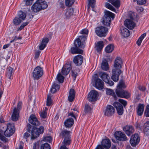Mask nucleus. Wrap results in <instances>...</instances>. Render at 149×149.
Here are the masks:
<instances>
[{
	"instance_id": "1",
	"label": "nucleus",
	"mask_w": 149,
	"mask_h": 149,
	"mask_svg": "<svg viewBox=\"0 0 149 149\" xmlns=\"http://www.w3.org/2000/svg\"><path fill=\"white\" fill-rule=\"evenodd\" d=\"M86 35H83L75 40L74 42L75 47H72L70 49L71 52L72 54H82L83 53V51L79 49V47L82 48L84 47V42L86 40Z\"/></svg>"
},
{
	"instance_id": "2",
	"label": "nucleus",
	"mask_w": 149,
	"mask_h": 149,
	"mask_svg": "<svg viewBox=\"0 0 149 149\" xmlns=\"http://www.w3.org/2000/svg\"><path fill=\"white\" fill-rule=\"evenodd\" d=\"M48 5L45 0H37L31 7V10L34 12L37 13L42 9H45Z\"/></svg>"
},
{
	"instance_id": "3",
	"label": "nucleus",
	"mask_w": 149,
	"mask_h": 149,
	"mask_svg": "<svg viewBox=\"0 0 149 149\" xmlns=\"http://www.w3.org/2000/svg\"><path fill=\"white\" fill-rule=\"evenodd\" d=\"M104 13L105 14L103 18L102 23L103 25L107 26H109L111 19L113 20L115 17V14L107 10H105Z\"/></svg>"
},
{
	"instance_id": "4",
	"label": "nucleus",
	"mask_w": 149,
	"mask_h": 149,
	"mask_svg": "<svg viewBox=\"0 0 149 149\" xmlns=\"http://www.w3.org/2000/svg\"><path fill=\"white\" fill-rule=\"evenodd\" d=\"M92 82L95 84V86L97 89L101 90L103 89V82L99 78L98 75H94L92 77Z\"/></svg>"
},
{
	"instance_id": "5",
	"label": "nucleus",
	"mask_w": 149,
	"mask_h": 149,
	"mask_svg": "<svg viewBox=\"0 0 149 149\" xmlns=\"http://www.w3.org/2000/svg\"><path fill=\"white\" fill-rule=\"evenodd\" d=\"M44 130L43 126H40L39 128L33 127L31 131V139H35L38 137L40 134L44 132Z\"/></svg>"
},
{
	"instance_id": "6",
	"label": "nucleus",
	"mask_w": 149,
	"mask_h": 149,
	"mask_svg": "<svg viewBox=\"0 0 149 149\" xmlns=\"http://www.w3.org/2000/svg\"><path fill=\"white\" fill-rule=\"evenodd\" d=\"M107 29L104 26L97 27L95 29V32L97 35L100 37H104L107 35Z\"/></svg>"
},
{
	"instance_id": "7",
	"label": "nucleus",
	"mask_w": 149,
	"mask_h": 149,
	"mask_svg": "<svg viewBox=\"0 0 149 149\" xmlns=\"http://www.w3.org/2000/svg\"><path fill=\"white\" fill-rule=\"evenodd\" d=\"M14 125L13 124L8 123L7 125V128L4 132V135L7 137L11 136L14 132Z\"/></svg>"
},
{
	"instance_id": "8",
	"label": "nucleus",
	"mask_w": 149,
	"mask_h": 149,
	"mask_svg": "<svg viewBox=\"0 0 149 149\" xmlns=\"http://www.w3.org/2000/svg\"><path fill=\"white\" fill-rule=\"evenodd\" d=\"M117 96L120 97L128 98L130 97V94L127 91L123 89L117 88L116 91Z\"/></svg>"
},
{
	"instance_id": "9",
	"label": "nucleus",
	"mask_w": 149,
	"mask_h": 149,
	"mask_svg": "<svg viewBox=\"0 0 149 149\" xmlns=\"http://www.w3.org/2000/svg\"><path fill=\"white\" fill-rule=\"evenodd\" d=\"M117 96L120 97L128 98L130 97V94L127 91L123 89L117 88L116 91Z\"/></svg>"
},
{
	"instance_id": "10",
	"label": "nucleus",
	"mask_w": 149,
	"mask_h": 149,
	"mask_svg": "<svg viewBox=\"0 0 149 149\" xmlns=\"http://www.w3.org/2000/svg\"><path fill=\"white\" fill-rule=\"evenodd\" d=\"M71 68V63H68L64 65L61 69V72H59L57 74H68Z\"/></svg>"
},
{
	"instance_id": "11",
	"label": "nucleus",
	"mask_w": 149,
	"mask_h": 149,
	"mask_svg": "<svg viewBox=\"0 0 149 149\" xmlns=\"http://www.w3.org/2000/svg\"><path fill=\"white\" fill-rule=\"evenodd\" d=\"M98 94L97 92L95 90H92L89 93L88 99L91 102L95 101L97 100Z\"/></svg>"
},
{
	"instance_id": "12",
	"label": "nucleus",
	"mask_w": 149,
	"mask_h": 149,
	"mask_svg": "<svg viewBox=\"0 0 149 149\" xmlns=\"http://www.w3.org/2000/svg\"><path fill=\"white\" fill-rule=\"evenodd\" d=\"M115 136L118 140L121 141H124L127 140L125 134L120 131H117L115 133Z\"/></svg>"
},
{
	"instance_id": "13",
	"label": "nucleus",
	"mask_w": 149,
	"mask_h": 149,
	"mask_svg": "<svg viewBox=\"0 0 149 149\" xmlns=\"http://www.w3.org/2000/svg\"><path fill=\"white\" fill-rule=\"evenodd\" d=\"M140 140V137L138 134H135L131 136L130 142L132 146H135L138 144Z\"/></svg>"
},
{
	"instance_id": "14",
	"label": "nucleus",
	"mask_w": 149,
	"mask_h": 149,
	"mask_svg": "<svg viewBox=\"0 0 149 149\" xmlns=\"http://www.w3.org/2000/svg\"><path fill=\"white\" fill-rule=\"evenodd\" d=\"M113 106L116 108L118 114L120 115H122L123 112V109L121 104L120 103L116 102L114 103Z\"/></svg>"
},
{
	"instance_id": "15",
	"label": "nucleus",
	"mask_w": 149,
	"mask_h": 149,
	"mask_svg": "<svg viewBox=\"0 0 149 149\" xmlns=\"http://www.w3.org/2000/svg\"><path fill=\"white\" fill-rule=\"evenodd\" d=\"M29 121L30 123L34 125L38 126L40 125V123L35 115H31L29 118Z\"/></svg>"
},
{
	"instance_id": "16",
	"label": "nucleus",
	"mask_w": 149,
	"mask_h": 149,
	"mask_svg": "<svg viewBox=\"0 0 149 149\" xmlns=\"http://www.w3.org/2000/svg\"><path fill=\"white\" fill-rule=\"evenodd\" d=\"M115 112V110L113 107L111 105H109L107 107L104 114L106 116H110L113 114Z\"/></svg>"
},
{
	"instance_id": "17",
	"label": "nucleus",
	"mask_w": 149,
	"mask_h": 149,
	"mask_svg": "<svg viewBox=\"0 0 149 149\" xmlns=\"http://www.w3.org/2000/svg\"><path fill=\"white\" fill-rule=\"evenodd\" d=\"M83 59V58L82 56L78 55L74 57V63L76 65H81L82 63Z\"/></svg>"
},
{
	"instance_id": "18",
	"label": "nucleus",
	"mask_w": 149,
	"mask_h": 149,
	"mask_svg": "<svg viewBox=\"0 0 149 149\" xmlns=\"http://www.w3.org/2000/svg\"><path fill=\"white\" fill-rule=\"evenodd\" d=\"M125 26L130 29H133L135 26V23L129 19H126L124 22Z\"/></svg>"
},
{
	"instance_id": "19",
	"label": "nucleus",
	"mask_w": 149,
	"mask_h": 149,
	"mask_svg": "<svg viewBox=\"0 0 149 149\" xmlns=\"http://www.w3.org/2000/svg\"><path fill=\"white\" fill-rule=\"evenodd\" d=\"M123 129L128 136H130L134 131L133 127L131 125H126L123 128Z\"/></svg>"
},
{
	"instance_id": "20",
	"label": "nucleus",
	"mask_w": 149,
	"mask_h": 149,
	"mask_svg": "<svg viewBox=\"0 0 149 149\" xmlns=\"http://www.w3.org/2000/svg\"><path fill=\"white\" fill-rule=\"evenodd\" d=\"M19 110L15 107L13 109V113L11 116L12 119L13 121H16L19 118Z\"/></svg>"
},
{
	"instance_id": "21",
	"label": "nucleus",
	"mask_w": 149,
	"mask_h": 149,
	"mask_svg": "<svg viewBox=\"0 0 149 149\" xmlns=\"http://www.w3.org/2000/svg\"><path fill=\"white\" fill-rule=\"evenodd\" d=\"M100 77L103 81L108 84L110 86H111L113 85V82L109 79V77L108 75H101Z\"/></svg>"
},
{
	"instance_id": "22",
	"label": "nucleus",
	"mask_w": 149,
	"mask_h": 149,
	"mask_svg": "<svg viewBox=\"0 0 149 149\" xmlns=\"http://www.w3.org/2000/svg\"><path fill=\"white\" fill-rule=\"evenodd\" d=\"M121 35L124 37H128L130 34V31L127 28L122 27L120 28Z\"/></svg>"
},
{
	"instance_id": "23",
	"label": "nucleus",
	"mask_w": 149,
	"mask_h": 149,
	"mask_svg": "<svg viewBox=\"0 0 149 149\" xmlns=\"http://www.w3.org/2000/svg\"><path fill=\"white\" fill-rule=\"evenodd\" d=\"M102 146L105 149H109L111 146V142L108 139H103L102 142Z\"/></svg>"
},
{
	"instance_id": "24",
	"label": "nucleus",
	"mask_w": 149,
	"mask_h": 149,
	"mask_svg": "<svg viewBox=\"0 0 149 149\" xmlns=\"http://www.w3.org/2000/svg\"><path fill=\"white\" fill-rule=\"evenodd\" d=\"M101 68L103 70L107 71L109 68V66L107 61L105 59L103 60L101 64Z\"/></svg>"
},
{
	"instance_id": "25",
	"label": "nucleus",
	"mask_w": 149,
	"mask_h": 149,
	"mask_svg": "<svg viewBox=\"0 0 149 149\" xmlns=\"http://www.w3.org/2000/svg\"><path fill=\"white\" fill-rule=\"evenodd\" d=\"M121 68L115 67L113 66L112 70V74H123V72L121 70Z\"/></svg>"
},
{
	"instance_id": "26",
	"label": "nucleus",
	"mask_w": 149,
	"mask_h": 149,
	"mask_svg": "<svg viewBox=\"0 0 149 149\" xmlns=\"http://www.w3.org/2000/svg\"><path fill=\"white\" fill-rule=\"evenodd\" d=\"M74 120L72 118H69L66 120L64 123L65 126L67 127H70L74 124Z\"/></svg>"
},
{
	"instance_id": "27",
	"label": "nucleus",
	"mask_w": 149,
	"mask_h": 149,
	"mask_svg": "<svg viewBox=\"0 0 149 149\" xmlns=\"http://www.w3.org/2000/svg\"><path fill=\"white\" fill-rule=\"evenodd\" d=\"M75 95V92L73 89H70L69 96L68 97V100L69 101L72 102L74 99Z\"/></svg>"
},
{
	"instance_id": "28",
	"label": "nucleus",
	"mask_w": 149,
	"mask_h": 149,
	"mask_svg": "<svg viewBox=\"0 0 149 149\" xmlns=\"http://www.w3.org/2000/svg\"><path fill=\"white\" fill-rule=\"evenodd\" d=\"M60 88V85L54 81L53 84L50 91L52 93H54L58 91Z\"/></svg>"
},
{
	"instance_id": "29",
	"label": "nucleus",
	"mask_w": 149,
	"mask_h": 149,
	"mask_svg": "<svg viewBox=\"0 0 149 149\" xmlns=\"http://www.w3.org/2000/svg\"><path fill=\"white\" fill-rule=\"evenodd\" d=\"M33 74H43V69L40 66L36 67L33 71Z\"/></svg>"
},
{
	"instance_id": "30",
	"label": "nucleus",
	"mask_w": 149,
	"mask_h": 149,
	"mask_svg": "<svg viewBox=\"0 0 149 149\" xmlns=\"http://www.w3.org/2000/svg\"><path fill=\"white\" fill-rule=\"evenodd\" d=\"M144 105L142 104H139L137 107V113L138 115L141 116L143 113L144 111Z\"/></svg>"
},
{
	"instance_id": "31",
	"label": "nucleus",
	"mask_w": 149,
	"mask_h": 149,
	"mask_svg": "<svg viewBox=\"0 0 149 149\" xmlns=\"http://www.w3.org/2000/svg\"><path fill=\"white\" fill-rule=\"evenodd\" d=\"M122 63L121 59L120 57H117L115 60L113 66L115 67L122 68L121 64Z\"/></svg>"
},
{
	"instance_id": "32",
	"label": "nucleus",
	"mask_w": 149,
	"mask_h": 149,
	"mask_svg": "<svg viewBox=\"0 0 149 149\" xmlns=\"http://www.w3.org/2000/svg\"><path fill=\"white\" fill-rule=\"evenodd\" d=\"M143 132L147 136L149 135V121L146 122L144 125Z\"/></svg>"
},
{
	"instance_id": "33",
	"label": "nucleus",
	"mask_w": 149,
	"mask_h": 149,
	"mask_svg": "<svg viewBox=\"0 0 149 149\" xmlns=\"http://www.w3.org/2000/svg\"><path fill=\"white\" fill-rule=\"evenodd\" d=\"M126 85L125 84V81L123 79H121L117 85V88L123 89L126 88Z\"/></svg>"
},
{
	"instance_id": "34",
	"label": "nucleus",
	"mask_w": 149,
	"mask_h": 149,
	"mask_svg": "<svg viewBox=\"0 0 149 149\" xmlns=\"http://www.w3.org/2000/svg\"><path fill=\"white\" fill-rule=\"evenodd\" d=\"M70 132L66 130H62L60 135L63 137L67 138L70 137Z\"/></svg>"
},
{
	"instance_id": "35",
	"label": "nucleus",
	"mask_w": 149,
	"mask_h": 149,
	"mask_svg": "<svg viewBox=\"0 0 149 149\" xmlns=\"http://www.w3.org/2000/svg\"><path fill=\"white\" fill-rule=\"evenodd\" d=\"M71 72L72 74H81L80 69L76 67L73 68Z\"/></svg>"
},
{
	"instance_id": "36",
	"label": "nucleus",
	"mask_w": 149,
	"mask_h": 149,
	"mask_svg": "<svg viewBox=\"0 0 149 149\" xmlns=\"http://www.w3.org/2000/svg\"><path fill=\"white\" fill-rule=\"evenodd\" d=\"M17 17L22 21L24 20L25 18L26 17V14L22 11H20L18 13Z\"/></svg>"
},
{
	"instance_id": "37",
	"label": "nucleus",
	"mask_w": 149,
	"mask_h": 149,
	"mask_svg": "<svg viewBox=\"0 0 149 149\" xmlns=\"http://www.w3.org/2000/svg\"><path fill=\"white\" fill-rule=\"evenodd\" d=\"M114 49L113 45L111 44L109 45L105 48V50L107 53H111L113 51Z\"/></svg>"
},
{
	"instance_id": "38",
	"label": "nucleus",
	"mask_w": 149,
	"mask_h": 149,
	"mask_svg": "<svg viewBox=\"0 0 149 149\" xmlns=\"http://www.w3.org/2000/svg\"><path fill=\"white\" fill-rule=\"evenodd\" d=\"M75 0H65V3L68 7H71L74 3Z\"/></svg>"
},
{
	"instance_id": "39",
	"label": "nucleus",
	"mask_w": 149,
	"mask_h": 149,
	"mask_svg": "<svg viewBox=\"0 0 149 149\" xmlns=\"http://www.w3.org/2000/svg\"><path fill=\"white\" fill-rule=\"evenodd\" d=\"M104 44L103 41L98 42L97 43L96 49L97 51H100L103 47Z\"/></svg>"
},
{
	"instance_id": "40",
	"label": "nucleus",
	"mask_w": 149,
	"mask_h": 149,
	"mask_svg": "<svg viewBox=\"0 0 149 149\" xmlns=\"http://www.w3.org/2000/svg\"><path fill=\"white\" fill-rule=\"evenodd\" d=\"M146 36V33H144L138 39L136 42V43L139 46H140L142 40Z\"/></svg>"
},
{
	"instance_id": "41",
	"label": "nucleus",
	"mask_w": 149,
	"mask_h": 149,
	"mask_svg": "<svg viewBox=\"0 0 149 149\" xmlns=\"http://www.w3.org/2000/svg\"><path fill=\"white\" fill-rule=\"evenodd\" d=\"M22 21L19 18L16 17L13 19V23L15 25L17 26L19 25Z\"/></svg>"
},
{
	"instance_id": "42",
	"label": "nucleus",
	"mask_w": 149,
	"mask_h": 149,
	"mask_svg": "<svg viewBox=\"0 0 149 149\" xmlns=\"http://www.w3.org/2000/svg\"><path fill=\"white\" fill-rule=\"evenodd\" d=\"M64 77L63 75H57L56 78V81H57L59 83H62L63 82Z\"/></svg>"
},
{
	"instance_id": "43",
	"label": "nucleus",
	"mask_w": 149,
	"mask_h": 149,
	"mask_svg": "<svg viewBox=\"0 0 149 149\" xmlns=\"http://www.w3.org/2000/svg\"><path fill=\"white\" fill-rule=\"evenodd\" d=\"M88 8L91 6L92 8H93L95 6V0H88Z\"/></svg>"
},
{
	"instance_id": "44",
	"label": "nucleus",
	"mask_w": 149,
	"mask_h": 149,
	"mask_svg": "<svg viewBox=\"0 0 149 149\" xmlns=\"http://www.w3.org/2000/svg\"><path fill=\"white\" fill-rule=\"evenodd\" d=\"M52 96V95L51 94H49L47 95V104L46 105L47 106H50L52 104V101L51 100V97Z\"/></svg>"
},
{
	"instance_id": "45",
	"label": "nucleus",
	"mask_w": 149,
	"mask_h": 149,
	"mask_svg": "<svg viewBox=\"0 0 149 149\" xmlns=\"http://www.w3.org/2000/svg\"><path fill=\"white\" fill-rule=\"evenodd\" d=\"M72 11H73V9L71 8L68 10L66 11L65 14V16L66 18H68L72 15L73 13H72Z\"/></svg>"
},
{
	"instance_id": "46",
	"label": "nucleus",
	"mask_w": 149,
	"mask_h": 149,
	"mask_svg": "<svg viewBox=\"0 0 149 149\" xmlns=\"http://www.w3.org/2000/svg\"><path fill=\"white\" fill-rule=\"evenodd\" d=\"M106 93L107 95L114 96L115 95L114 91L112 89L106 88Z\"/></svg>"
},
{
	"instance_id": "47",
	"label": "nucleus",
	"mask_w": 149,
	"mask_h": 149,
	"mask_svg": "<svg viewBox=\"0 0 149 149\" xmlns=\"http://www.w3.org/2000/svg\"><path fill=\"white\" fill-rule=\"evenodd\" d=\"M111 3L116 8H119L120 6V1L119 0H115Z\"/></svg>"
},
{
	"instance_id": "48",
	"label": "nucleus",
	"mask_w": 149,
	"mask_h": 149,
	"mask_svg": "<svg viewBox=\"0 0 149 149\" xmlns=\"http://www.w3.org/2000/svg\"><path fill=\"white\" fill-rule=\"evenodd\" d=\"M70 137L65 138L64 139L63 143L65 145H68L70 143Z\"/></svg>"
},
{
	"instance_id": "49",
	"label": "nucleus",
	"mask_w": 149,
	"mask_h": 149,
	"mask_svg": "<svg viewBox=\"0 0 149 149\" xmlns=\"http://www.w3.org/2000/svg\"><path fill=\"white\" fill-rule=\"evenodd\" d=\"M7 74H12L14 73V71L13 69L11 67L8 68L6 69Z\"/></svg>"
},
{
	"instance_id": "50",
	"label": "nucleus",
	"mask_w": 149,
	"mask_h": 149,
	"mask_svg": "<svg viewBox=\"0 0 149 149\" xmlns=\"http://www.w3.org/2000/svg\"><path fill=\"white\" fill-rule=\"evenodd\" d=\"M41 149H50V147L48 143H45L41 145Z\"/></svg>"
},
{
	"instance_id": "51",
	"label": "nucleus",
	"mask_w": 149,
	"mask_h": 149,
	"mask_svg": "<svg viewBox=\"0 0 149 149\" xmlns=\"http://www.w3.org/2000/svg\"><path fill=\"white\" fill-rule=\"evenodd\" d=\"M91 110V107L88 104H86L85 107L84 111L86 113L89 112Z\"/></svg>"
},
{
	"instance_id": "52",
	"label": "nucleus",
	"mask_w": 149,
	"mask_h": 149,
	"mask_svg": "<svg viewBox=\"0 0 149 149\" xmlns=\"http://www.w3.org/2000/svg\"><path fill=\"white\" fill-rule=\"evenodd\" d=\"M33 0H24L23 2L25 5L29 6L32 4Z\"/></svg>"
},
{
	"instance_id": "53",
	"label": "nucleus",
	"mask_w": 149,
	"mask_h": 149,
	"mask_svg": "<svg viewBox=\"0 0 149 149\" xmlns=\"http://www.w3.org/2000/svg\"><path fill=\"white\" fill-rule=\"evenodd\" d=\"M119 75H112L111 78L115 82L117 81L119 78Z\"/></svg>"
},
{
	"instance_id": "54",
	"label": "nucleus",
	"mask_w": 149,
	"mask_h": 149,
	"mask_svg": "<svg viewBox=\"0 0 149 149\" xmlns=\"http://www.w3.org/2000/svg\"><path fill=\"white\" fill-rule=\"evenodd\" d=\"M134 2L136 1L137 3L139 5H142L145 4L146 2V0H133Z\"/></svg>"
},
{
	"instance_id": "55",
	"label": "nucleus",
	"mask_w": 149,
	"mask_h": 149,
	"mask_svg": "<svg viewBox=\"0 0 149 149\" xmlns=\"http://www.w3.org/2000/svg\"><path fill=\"white\" fill-rule=\"evenodd\" d=\"M29 23V22H25L23 23L20 26V27L18 29V30L20 31L22 29H23L26 25H27Z\"/></svg>"
},
{
	"instance_id": "56",
	"label": "nucleus",
	"mask_w": 149,
	"mask_h": 149,
	"mask_svg": "<svg viewBox=\"0 0 149 149\" xmlns=\"http://www.w3.org/2000/svg\"><path fill=\"white\" fill-rule=\"evenodd\" d=\"M52 141V138L50 136H46L44 138L43 141L50 143Z\"/></svg>"
},
{
	"instance_id": "57",
	"label": "nucleus",
	"mask_w": 149,
	"mask_h": 149,
	"mask_svg": "<svg viewBox=\"0 0 149 149\" xmlns=\"http://www.w3.org/2000/svg\"><path fill=\"white\" fill-rule=\"evenodd\" d=\"M145 115L146 117H149V105H148L146 107V109L145 112Z\"/></svg>"
},
{
	"instance_id": "58",
	"label": "nucleus",
	"mask_w": 149,
	"mask_h": 149,
	"mask_svg": "<svg viewBox=\"0 0 149 149\" xmlns=\"http://www.w3.org/2000/svg\"><path fill=\"white\" fill-rule=\"evenodd\" d=\"M47 112L45 111L41 112L40 113V116L41 117L43 118H45L47 116Z\"/></svg>"
},
{
	"instance_id": "59",
	"label": "nucleus",
	"mask_w": 149,
	"mask_h": 149,
	"mask_svg": "<svg viewBox=\"0 0 149 149\" xmlns=\"http://www.w3.org/2000/svg\"><path fill=\"white\" fill-rule=\"evenodd\" d=\"M46 46V45H45V44L41 42L39 45V49L40 50H43Z\"/></svg>"
},
{
	"instance_id": "60",
	"label": "nucleus",
	"mask_w": 149,
	"mask_h": 149,
	"mask_svg": "<svg viewBox=\"0 0 149 149\" xmlns=\"http://www.w3.org/2000/svg\"><path fill=\"white\" fill-rule=\"evenodd\" d=\"M88 29H82L80 33L83 34H86L87 35L88 33Z\"/></svg>"
},
{
	"instance_id": "61",
	"label": "nucleus",
	"mask_w": 149,
	"mask_h": 149,
	"mask_svg": "<svg viewBox=\"0 0 149 149\" xmlns=\"http://www.w3.org/2000/svg\"><path fill=\"white\" fill-rule=\"evenodd\" d=\"M118 101L120 102L123 104L124 107H125L126 105L127 102L126 101L122 99H119L118 100Z\"/></svg>"
},
{
	"instance_id": "62",
	"label": "nucleus",
	"mask_w": 149,
	"mask_h": 149,
	"mask_svg": "<svg viewBox=\"0 0 149 149\" xmlns=\"http://www.w3.org/2000/svg\"><path fill=\"white\" fill-rule=\"evenodd\" d=\"M49 42V39L47 38H45L42 39V42L47 45V44Z\"/></svg>"
},
{
	"instance_id": "63",
	"label": "nucleus",
	"mask_w": 149,
	"mask_h": 149,
	"mask_svg": "<svg viewBox=\"0 0 149 149\" xmlns=\"http://www.w3.org/2000/svg\"><path fill=\"white\" fill-rule=\"evenodd\" d=\"M129 17L132 20L134 19L136 16L134 13H129Z\"/></svg>"
},
{
	"instance_id": "64",
	"label": "nucleus",
	"mask_w": 149,
	"mask_h": 149,
	"mask_svg": "<svg viewBox=\"0 0 149 149\" xmlns=\"http://www.w3.org/2000/svg\"><path fill=\"white\" fill-rule=\"evenodd\" d=\"M0 139L2 141L5 142H8V139L6 138L5 137H4L3 135L0 137Z\"/></svg>"
}]
</instances>
